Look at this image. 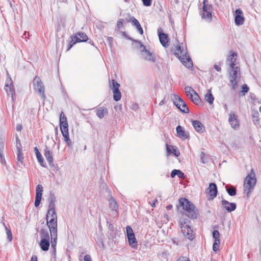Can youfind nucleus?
Returning <instances> with one entry per match:
<instances>
[{
	"label": "nucleus",
	"mask_w": 261,
	"mask_h": 261,
	"mask_svg": "<svg viewBox=\"0 0 261 261\" xmlns=\"http://www.w3.org/2000/svg\"><path fill=\"white\" fill-rule=\"evenodd\" d=\"M165 99H163V100H162L160 103H159V106H162L163 105H164L165 103Z\"/></svg>",
	"instance_id": "nucleus-60"
},
{
	"label": "nucleus",
	"mask_w": 261,
	"mask_h": 261,
	"mask_svg": "<svg viewBox=\"0 0 261 261\" xmlns=\"http://www.w3.org/2000/svg\"><path fill=\"white\" fill-rule=\"evenodd\" d=\"M258 113L257 112H256L254 114H253L252 116L254 120L258 121Z\"/></svg>",
	"instance_id": "nucleus-51"
},
{
	"label": "nucleus",
	"mask_w": 261,
	"mask_h": 261,
	"mask_svg": "<svg viewBox=\"0 0 261 261\" xmlns=\"http://www.w3.org/2000/svg\"><path fill=\"white\" fill-rule=\"evenodd\" d=\"M137 29L138 30V31L139 32V33L140 34H143V29L141 26V25H139L138 27H137Z\"/></svg>",
	"instance_id": "nucleus-52"
},
{
	"label": "nucleus",
	"mask_w": 261,
	"mask_h": 261,
	"mask_svg": "<svg viewBox=\"0 0 261 261\" xmlns=\"http://www.w3.org/2000/svg\"><path fill=\"white\" fill-rule=\"evenodd\" d=\"M140 48H141V51L143 53L145 52V50H147L146 49L145 46L143 44H140Z\"/></svg>",
	"instance_id": "nucleus-54"
},
{
	"label": "nucleus",
	"mask_w": 261,
	"mask_h": 261,
	"mask_svg": "<svg viewBox=\"0 0 261 261\" xmlns=\"http://www.w3.org/2000/svg\"><path fill=\"white\" fill-rule=\"evenodd\" d=\"M207 192L211 198L213 199L217 194V187L215 183H211L207 188Z\"/></svg>",
	"instance_id": "nucleus-19"
},
{
	"label": "nucleus",
	"mask_w": 261,
	"mask_h": 261,
	"mask_svg": "<svg viewBox=\"0 0 261 261\" xmlns=\"http://www.w3.org/2000/svg\"><path fill=\"white\" fill-rule=\"evenodd\" d=\"M126 229L128 243L132 248H135L137 246V242L133 230L129 226H127Z\"/></svg>",
	"instance_id": "nucleus-13"
},
{
	"label": "nucleus",
	"mask_w": 261,
	"mask_h": 261,
	"mask_svg": "<svg viewBox=\"0 0 261 261\" xmlns=\"http://www.w3.org/2000/svg\"><path fill=\"white\" fill-rule=\"evenodd\" d=\"M18 145L19 148H20L21 144H20V141L19 140L18 137H16V146Z\"/></svg>",
	"instance_id": "nucleus-57"
},
{
	"label": "nucleus",
	"mask_w": 261,
	"mask_h": 261,
	"mask_svg": "<svg viewBox=\"0 0 261 261\" xmlns=\"http://www.w3.org/2000/svg\"><path fill=\"white\" fill-rule=\"evenodd\" d=\"M219 246L220 245H218L217 243H214L213 246V250L214 251H217L219 249Z\"/></svg>",
	"instance_id": "nucleus-49"
},
{
	"label": "nucleus",
	"mask_w": 261,
	"mask_h": 261,
	"mask_svg": "<svg viewBox=\"0 0 261 261\" xmlns=\"http://www.w3.org/2000/svg\"><path fill=\"white\" fill-rule=\"evenodd\" d=\"M204 155V153H203V152H202V153H201V160H202V163H204V161H203V156H202V155Z\"/></svg>",
	"instance_id": "nucleus-61"
},
{
	"label": "nucleus",
	"mask_w": 261,
	"mask_h": 261,
	"mask_svg": "<svg viewBox=\"0 0 261 261\" xmlns=\"http://www.w3.org/2000/svg\"><path fill=\"white\" fill-rule=\"evenodd\" d=\"M177 261H190L188 257L186 256H180Z\"/></svg>",
	"instance_id": "nucleus-47"
},
{
	"label": "nucleus",
	"mask_w": 261,
	"mask_h": 261,
	"mask_svg": "<svg viewBox=\"0 0 261 261\" xmlns=\"http://www.w3.org/2000/svg\"><path fill=\"white\" fill-rule=\"evenodd\" d=\"M158 33L159 34L160 41L162 45L165 47H168L169 44L168 36L165 33L162 32L161 28L158 29Z\"/></svg>",
	"instance_id": "nucleus-16"
},
{
	"label": "nucleus",
	"mask_w": 261,
	"mask_h": 261,
	"mask_svg": "<svg viewBox=\"0 0 261 261\" xmlns=\"http://www.w3.org/2000/svg\"><path fill=\"white\" fill-rule=\"evenodd\" d=\"M41 241L39 245L41 249L44 251L48 250L50 245V237L46 230L42 229L40 232Z\"/></svg>",
	"instance_id": "nucleus-8"
},
{
	"label": "nucleus",
	"mask_w": 261,
	"mask_h": 261,
	"mask_svg": "<svg viewBox=\"0 0 261 261\" xmlns=\"http://www.w3.org/2000/svg\"><path fill=\"white\" fill-rule=\"evenodd\" d=\"M248 90L249 88L247 85L245 84L242 86V92L243 93V95H245L248 91Z\"/></svg>",
	"instance_id": "nucleus-42"
},
{
	"label": "nucleus",
	"mask_w": 261,
	"mask_h": 261,
	"mask_svg": "<svg viewBox=\"0 0 261 261\" xmlns=\"http://www.w3.org/2000/svg\"><path fill=\"white\" fill-rule=\"evenodd\" d=\"M175 175H177L179 178H184L185 177L184 173L179 170L174 169L172 170L171 176L173 178Z\"/></svg>",
	"instance_id": "nucleus-34"
},
{
	"label": "nucleus",
	"mask_w": 261,
	"mask_h": 261,
	"mask_svg": "<svg viewBox=\"0 0 261 261\" xmlns=\"http://www.w3.org/2000/svg\"><path fill=\"white\" fill-rule=\"evenodd\" d=\"M175 55L186 67L189 68L192 67V61L187 54V50H185L183 47L180 45L178 46L175 50Z\"/></svg>",
	"instance_id": "nucleus-5"
},
{
	"label": "nucleus",
	"mask_w": 261,
	"mask_h": 261,
	"mask_svg": "<svg viewBox=\"0 0 261 261\" xmlns=\"http://www.w3.org/2000/svg\"><path fill=\"white\" fill-rule=\"evenodd\" d=\"M222 205L229 212L233 211L236 208V203H230L224 199L222 200Z\"/></svg>",
	"instance_id": "nucleus-18"
},
{
	"label": "nucleus",
	"mask_w": 261,
	"mask_h": 261,
	"mask_svg": "<svg viewBox=\"0 0 261 261\" xmlns=\"http://www.w3.org/2000/svg\"><path fill=\"white\" fill-rule=\"evenodd\" d=\"M60 126L64 141L66 143L69 147L71 148L72 144L69 136L68 123L66 117L63 112H61L60 114Z\"/></svg>",
	"instance_id": "nucleus-4"
},
{
	"label": "nucleus",
	"mask_w": 261,
	"mask_h": 261,
	"mask_svg": "<svg viewBox=\"0 0 261 261\" xmlns=\"http://www.w3.org/2000/svg\"><path fill=\"white\" fill-rule=\"evenodd\" d=\"M256 182V179L253 170L252 169L250 173L247 175L244 182V191L249 197L253 190Z\"/></svg>",
	"instance_id": "nucleus-3"
},
{
	"label": "nucleus",
	"mask_w": 261,
	"mask_h": 261,
	"mask_svg": "<svg viewBox=\"0 0 261 261\" xmlns=\"http://www.w3.org/2000/svg\"><path fill=\"white\" fill-rule=\"evenodd\" d=\"M107 41H108V43H109V44L110 45H111V44L113 42V39L112 37H108Z\"/></svg>",
	"instance_id": "nucleus-56"
},
{
	"label": "nucleus",
	"mask_w": 261,
	"mask_h": 261,
	"mask_svg": "<svg viewBox=\"0 0 261 261\" xmlns=\"http://www.w3.org/2000/svg\"><path fill=\"white\" fill-rule=\"evenodd\" d=\"M109 207L113 211H117L118 208V205L116 200L113 197H110L109 199Z\"/></svg>",
	"instance_id": "nucleus-26"
},
{
	"label": "nucleus",
	"mask_w": 261,
	"mask_h": 261,
	"mask_svg": "<svg viewBox=\"0 0 261 261\" xmlns=\"http://www.w3.org/2000/svg\"><path fill=\"white\" fill-rule=\"evenodd\" d=\"M4 148V141L2 139H0V155H2V152Z\"/></svg>",
	"instance_id": "nucleus-41"
},
{
	"label": "nucleus",
	"mask_w": 261,
	"mask_h": 261,
	"mask_svg": "<svg viewBox=\"0 0 261 261\" xmlns=\"http://www.w3.org/2000/svg\"><path fill=\"white\" fill-rule=\"evenodd\" d=\"M120 85L114 80H112L111 82L110 83V88L112 90L113 93L118 92L119 90Z\"/></svg>",
	"instance_id": "nucleus-28"
},
{
	"label": "nucleus",
	"mask_w": 261,
	"mask_h": 261,
	"mask_svg": "<svg viewBox=\"0 0 261 261\" xmlns=\"http://www.w3.org/2000/svg\"><path fill=\"white\" fill-rule=\"evenodd\" d=\"M152 207L155 206V202L153 203V204L151 205Z\"/></svg>",
	"instance_id": "nucleus-64"
},
{
	"label": "nucleus",
	"mask_w": 261,
	"mask_h": 261,
	"mask_svg": "<svg viewBox=\"0 0 261 261\" xmlns=\"http://www.w3.org/2000/svg\"><path fill=\"white\" fill-rule=\"evenodd\" d=\"M132 22L133 25L135 26L136 28L140 25L139 22L135 18L133 17L132 18Z\"/></svg>",
	"instance_id": "nucleus-43"
},
{
	"label": "nucleus",
	"mask_w": 261,
	"mask_h": 261,
	"mask_svg": "<svg viewBox=\"0 0 261 261\" xmlns=\"http://www.w3.org/2000/svg\"><path fill=\"white\" fill-rule=\"evenodd\" d=\"M213 237L214 239L220 238V233L218 230H215L213 232Z\"/></svg>",
	"instance_id": "nucleus-44"
},
{
	"label": "nucleus",
	"mask_w": 261,
	"mask_h": 261,
	"mask_svg": "<svg viewBox=\"0 0 261 261\" xmlns=\"http://www.w3.org/2000/svg\"><path fill=\"white\" fill-rule=\"evenodd\" d=\"M144 58L150 62H154L155 59L151 53L148 50H145V52L143 54Z\"/></svg>",
	"instance_id": "nucleus-32"
},
{
	"label": "nucleus",
	"mask_w": 261,
	"mask_h": 261,
	"mask_svg": "<svg viewBox=\"0 0 261 261\" xmlns=\"http://www.w3.org/2000/svg\"><path fill=\"white\" fill-rule=\"evenodd\" d=\"M166 151L167 155L168 156L170 154L173 153L174 155L178 157L180 155V152L175 146L169 145L166 144Z\"/></svg>",
	"instance_id": "nucleus-20"
},
{
	"label": "nucleus",
	"mask_w": 261,
	"mask_h": 261,
	"mask_svg": "<svg viewBox=\"0 0 261 261\" xmlns=\"http://www.w3.org/2000/svg\"><path fill=\"white\" fill-rule=\"evenodd\" d=\"M192 125L197 133H201L204 130V126L201 122L198 120H193L192 122Z\"/></svg>",
	"instance_id": "nucleus-21"
},
{
	"label": "nucleus",
	"mask_w": 261,
	"mask_h": 261,
	"mask_svg": "<svg viewBox=\"0 0 261 261\" xmlns=\"http://www.w3.org/2000/svg\"><path fill=\"white\" fill-rule=\"evenodd\" d=\"M17 148L18 150L17 160L18 161L20 162L21 163H22L23 156L22 153L21 152V149L18 145H17Z\"/></svg>",
	"instance_id": "nucleus-38"
},
{
	"label": "nucleus",
	"mask_w": 261,
	"mask_h": 261,
	"mask_svg": "<svg viewBox=\"0 0 261 261\" xmlns=\"http://www.w3.org/2000/svg\"><path fill=\"white\" fill-rule=\"evenodd\" d=\"M228 122L231 127L234 129H237L240 126V122L238 116L231 111L229 114Z\"/></svg>",
	"instance_id": "nucleus-14"
},
{
	"label": "nucleus",
	"mask_w": 261,
	"mask_h": 261,
	"mask_svg": "<svg viewBox=\"0 0 261 261\" xmlns=\"http://www.w3.org/2000/svg\"><path fill=\"white\" fill-rule=\"evenodd\" d=\"M189 98L196 105H198L201 102V99L195 91L193 92V94L189 97Z\"/></svg>",
	"instance_id": "nucleus-27"
},
{
	"label": "nucleus",
	"mask_w": 261,
	"mask_h": 261,
	"mask_svg": "<svg viewBox=\"0 0 261 261\" xmlns=\"http://www.w3.org/2000/svg\"><path fill=\"white\" fill-rule=\"evenodd\" d=\"M5 90L8 95H11L12 100H14L13 94L14 89L12 80L11 79L8 72H7V79L5 83Z\"/></svg>",
	"instance_id": "nucleus-12"
},
{
	"label": "nucleus",
	"mask_w": 261,
	"mask_h": 261,
	"mask_svg": "<svg viewBox=\"0 0 261 261\" xmlns=\"http://www.w3.org/2000/svg\"><path fill=\"white\" fill-rule=\"evenodd\" d=\"M224 108H225V109L226 110H227L228 108H227V105H226V104H225V105H224Z\"/></svg>",
	"instance_id": "nucleus-63"
},
{
	"label": "nucleus",
	"mask_w": 261,
	"mask_h": 261,
	"mask_svg": "<svg viewBox=\"0 0 261 261\" xmlns=\"http://www.w3.org/2000/svg\"><path fill=\"white\" fill-rule=\"evenodd\" d=\"M51 238V246L54 248V251H56V246L57 245V234L50 235Z\"/></svg>",
	"instance_id": "nucleus-35"
},
{
	"label": "nucleus",
	"mask_w": 261,
	"mask_h": 261,
	"mask_svg": "<svg viewBox=\"0 0 261 261\" xmlns=\"http://www.w3.org/2000/svg\"><path fill=\"white\" fill-rule=\"evenodd\" d=\"M22 128V125L20 124H18L17 125H16V129L17 130V131H20Z\"/></svg>",
	"instance_id": "nucleus-55"
},
{
	"label": "nucleus",
	"mask_w": 261,
	"mask_h": 261,
	"mask_svg": "<svg viewBox=\"0 0 261 261\" xmlns=\"http://www.w3.org/2000/svg\"><path fill=\"white\" fill-rule=\"evenodd\" d=\"M4 225L5 226L6 230L7 238L9 241H11V240H12V234L11 231L10 229H8L7 226L5 225V223H4Z\"/></svg>",
	"instance_id": "nucleus-40"
},
{
	"label": "nucleus",
	"mask_w": 261,
	"mask_h": 261,
	"mask_svg": "<svg viewBox=\"0 0 261 261\" xmlns=\"http://www.w3.org/2000/svg\"><path fill=\"white\" fill-rule=\"evenodd\" d=\"M239 80V78L230 77V83L232 90H234L237 88Z\"/></svg>",
	"instance_id": "nucleus-33"
},
{
	"label": "nucleus",
	"mask_w": 261,
	"mask_h": 261,
	"mask_svg": "<svg viewBox=\"0 0 261 261\" xmlns=\"http://www.w3.org/2000/svg\"><path fill=\"white\" fill-rule=\"evenodd\" d=\"M172 207V205H168V206L166 207V208H167V210H170Z\"/></svg>",
	"instance_id": "nucleus-62"
},
{
	"label": "nucleus",
	"mask_w": 261,
	"mask_h": 261,
	"mask_svg": "<svg viewBox=\"0 0 261 261\" xmlns=\"http://www.w3.org/2000/svg\"><path fill=\"white\" fill-rule=\"evenodd\" d=\"M214 243H217L218 245H220V238L215 239Z\"/></svg>",
	"instance_id": "nucleus-59"
},
{
	"label": "nucleus",
	"mask_w": 261,
	"mask_h": 261,
	"mask_svg": "<svg viewBox=\"0 0 261 261\" xmlns=\"http://www.w3.org/2000/svg\"><path fill=\"white\" fill-rule=\"evenodd\" d=\"M235 23L237 25H242L244 23L245 19L243 17V14L242 11L240 9H237L236 10V16H235Z\"/></svg>",
	"instance_id": "nucleus-17"
},
{
	"label": "nucleus",
	"mask_w": 261,
	"mask_h": 261,
	"mask_svg": "<svg viewBox=\"0 0 261 261\" xmlns=\"http://www.w3.org/2000/svg\"><path fill=\"white\" fill-rule=\"evenodd\" d=\"M179 206L182 207L183 213L188 217L195 219L197 217V210L194 205L186 198H181L179 200Z\"/></svg>",
	"instance_id": "nucleus-1"
},
{
	"label": "nucleus",
	"mask_w": 261,
	"mask_h": 261,
	"mask_svg": "<svg viewBox=\"0 0 261 261\" xmlns=\"http://www.w3.org/2000/svg\"><path fill=\"white\" fill-rule=\"evenodd\" d=\"M204 99L209 104L213 103L214 97L212 93L211 89H208L207 93L205 95Z\"/></svg>",
	"instance_id": "nucleus-30"
},
{
	"label": "nucleus",
	"mask_w": 261,
	"mask_h": 261,
	"mask_svg": "<svg viewBox=\"0 0 261 261\" xmlns=\"http://www.w3.org/2000/svg\"><path fill=\"white\" fill-rule=\"evenodd\" d=\"M237 56V54L236 53H232L231 55H230L227 59V62L229 64L230 67H234L237 66L235 64V62L236 61V59L234 58Z\"/></svg>",
	"instance_id": "nucleus-25"
},
{
	"label": "nucleus",
	"mask_w": 261,
	"mask_h": 261,
	"mask_svg": "<svg viewBox=\"0 0 261 261\" xmlns=\"http://www.w3.org/2000/svg\"><path fill=\"white\" fill-rule=\"evenodd\" d=\"M44 154L49 165H53L54 162L53 152L49 150L47 147H46L44 151Z\"/></svg>",
	"instance_id": "nucleus-22"
},
{
	"label": "nucleus",
	"mask_w": 261,
	"mask_h": 261,
	"mask_svg": "<svg viewBox=\"0 0 261 261\" xmlns=\"http://www.w3.org/2000/svg\"><path fill=\"white\" fill-rule=\"evenodd\" d=\"M173 101L174 104L181 112L185 113L189 112V108L185 102L178 95L175 94L173 95Z\"/></svg>",
	"instance_id": "nucleus-11"
},
{
	"label": "nucleus",
	"mask_w": 261,
	"mask_h": 261,
	"mask_svg": "<svg viewBox=\"0 0 261 261\" xmlns=\"http://www.w3.org/2000/svg\"><path fill=\"white\" fill-rule=\"evenodd\" d=\"M213 6L208 0H204L203 2L202 10L200 12L202 19L210 22L212 20Z\"/></svg>",
	"instance_id": "nucleus-7"
},
{
	"label": "nucleus",
	"mask_w": 261,
	"mask_h": 261,
	"mask_svg": "<svg viewBox=\"0 0 261 261\" xmlns=\"http://www.w3.org/2000/svg\"><path fill=\"white\" fill-rule=\"evenodd\" d=\"M226 189L227 192L230 196H233L236 194V189L234 187H231V188H229L228 186H226Z\"/></svg>",
	"instance_id": "nucleus-36"
},
{
	"label": "nucleus",
	"mask_w": 261,
	"mask_h": 261,
	"mask_svg": "<svg viewBox=\"0 0 261 261\" xmlns=\"http://www.w3.org/2000/svg\"><path fill=\"white\" fill-rule=\"evenodd\" d=\"M31 261H37V257L36 255H33L31 258Z\"/></svg>",
	"instance_id": "nucleus-58"
},
{
	"label": "nucleus",
	"mask_w": 261,
	"mask_h": 261,
	"mask_svg": "<svg viewBox=\"0 0 261 261\" xmlns=\"http://www.w3.org/2000/svg\"><path fill=\"white\" fill-rule=\"evenodd\" d=\"M108 113L107 109L105 107H99L97 109L96 115L100 119L103 118Z\"/></svg>",
	"instance_id": "nucleus-24"
},
{
	"label": "nucleus",
	"mask_w": 261,
	"mask_h": 261,
	"mask_svg": "<svg viewBox=\"0 0 261 261\" xmlns=\"http://www.w3.org/2000/svg\"><path fill=\"white\" fill-rule=\"evenodd\" d=\"M70 39L71 40L69 41V46L67 51H68L72 46L77 42H85L87 41L88 37L84 33L79 32L71 36Z\"/></svg>",
	"instance_id": "nucleus-9"
},
{
	"label": "nucleus",
	"mask_w": 261,
	"mask_h": 261,
	"mask_svg": "<svg viewBox=\"0 0 261 261\" xmlns=\"http://www.w3.org/2000/svg\"><path fill=\"white\" fill-rule=\"evenodd\" d=\"M34 89L38 93L43 100H45L46 96L44 93V86L41 79L39 77H36L33 81Z\"/></svg>",
	"instance_id": "nucleus-10"
},
{
	"label": "nucleus",
	"mask_w": 261,
	"mask_h": 261,
	"mask_svg": "<svg viewBox=\"0 0 261 261\" xmlns=\"http://www.w3.org/2000/svg\"><path fill=\"white\" fill-rule=\"evenodd\" d=\"M231 71L230 72V77L239 78L240 76L238 75V73L240 71V69L238 66L231 67Z\"/></svg>",
	"instance_id": "nucleus-29"
},
{
	"label": "nucleus",
	"mask_w": 261,
	"mask_h": 261,
	"mask_svg": "<svg viewBox=\"0 0 261 261\" xmlns=\"http://www.w3.org/2000/svg\"><path fill=\"white\" fill-rule=\"evenodd\" d=\"M34 149L38 162L40 163L41 166L45 167V165L44 164V160L41 154L40 153L38 149L37 148V147H35Z\"/></svg>",
	"instance_id": "nucleus-31"
},
{
	"label": "nucleus",
	"mask_w": 261,
	"mask_h": 261,
	"mask_svg": "<svg viewBox=\"0 0 261 261\" xmlns=\"http://www.w3.org/2000/svg\"><path fill=\"white\" fill-rule=\"evenodd\" d=\"M46 218L50 235L57 234V215L54 207L48 210Z\"/></svg>",
	"instance_id": "nucleus-2"
},
{
	"label": "nucleus",
	"mask_w": 261,
	"mask_h": 261,
	"mask_svg": "<svg viewBox=\"0 0 261 261\" xmlns=\"http://www.w3.org/2000/svg\"><path fill=\"white\" fill-rule=\"evenodd\" d=\"M43 191L42 186L41 185H38L36 189V197L34 204L35 207H38L40 203Z\"/></svg>",
	"instance_id": "nucleus-15"
},
{
	"label": "nucleus",
	"mask_w": 261,
	"mask_h": 261,
	"mask_svg": "<svg viewBox=\"0 0 261 261\" xmlns=\"http://www.w3.org/2000/svg\"><path fill=\"white\" fill-rule=\"evenodd\" d=\"M121 98V93L120 91L113 93V98L117 101L120 100Z\"/></svg>",
	"instance_id": "nucleus-39"
},
{
	"label": "nucleus",
	"mask_w": 261,
	"mask_h": 261,
	"mask_svg": "<svg viewBox=\"0 0 261 261\" xmlns=\"http://www.w3.org/2000/svg\"><path fill=\"white\" fill-rule=\"evenodd\" d=\"M176 129L179 137L183 139H187L188 138V134L185 132L184 128L182 126L178 125L176 127Z\"/></svg>",
	"instance_id": "nucleus-23"
},
{
	"label": "nucleus",
	"mask_w": 261,
	"mask_h": 261,
	"mask_svg": "<svg viewBox=\"0 0 261 261\" xmlns=\"http://www.w3.org/2000/svg\"><path fill=\"white\" fill-rule=\"evenodd\" d=\"M123 19H120L117 22V27L118 29L121 28L123 25Z\"/></svg>",
	"instance_id": "nucleus-46"
},
{
	"label": "nucleus",
	"mask_w": 261,
	"mask_h": 261,
	"mask_svg": "<svg viewBox=\"0 0 261 261\" xmlns=\"http://www.w3.org/2000/svg\"><path fill=\"white\" fill-rule=\"evenodd\" d=\"M214 68L218 72H220L221 70V67L218 65H214Z\"/></svg>",
	"instance_id": "nucleus-53"
},
{
	"label": "nucleus",
	"mask_w": 261,
	"mask_h": 261,
	"mask_svg": "<svg viewBox=\"0 0 261 261\" xmlns=\"http://www.w3.org/2000/svg\"><path fill=\"white\" fill-rule=\"evenodd\" d=\"M143 5L146 6H150L151 5V0H142Z\"/></svg>",
	"instance_id": "nucleus-45"
},
{
	"label": "nucleus",
	"mask_w": 261,
	"mask_h": 261,
	"mask_svg": "<svg viewBox=\"0 0 261 261\" xmlns=\"http://www.w3.org/2000/svg\"><path fill=\"white\" fill-rule=\"evenodd\" d=\"M55 199L56 198H55V197L54 196V195H52L50 196V203L49 204V207H50L49 208H50L51 207H53V206H51V203H54L55 201Z\"/></svg>",
	"instance_id": "nucleus-48"
},
{
	"label": "nucleus",
	"mask_w": 261,
	"mask_h": 261,
	"mask_svg": "<svg viewBox=\"0 0 261 261\" xmlns=\"http://www.w3.org/2000/svg\"><path fill=\"white\" fill-rule=\"evenodd\" d=\"M85 261H92L91 256L89 254H86L84 258Z\"/></svg>",
	"instance_id": "nucleus-50"
},
{
	"label": "nucleus",
	"mask_w": 261,
	"mask_h": 261,
	"mask_svg": "<svg viewBox=\"0 0 261 261\" xmlns=\"http://www.w3.org/2000/svg\"><path fill=\"white\" fill-rule=\"evenodd\" d=\"M189 220L186 218H181L179 219V224L181 231L185 237L190 240H192L194 237L193 230L190 226L188 224Z\"/></svg>",
	"instance_id": "nucleus-6"
},
{
	"label": "nucleus",
	"mask_w": 261,
	"mask_h": 261,
	"mask_svg": "<svg viewBox=\"0 0 261 261\" xmlns=\"http://www.w3.org/2000/svg\"><path fill=\"white\" fill-rule=\"evenodd\" d=\"M185 92L188 97H190L194 92V90L190 86L186 87L185 88Z\"/></svg>",
	"instance_id": "nucleus-37"
}]
</instances>
